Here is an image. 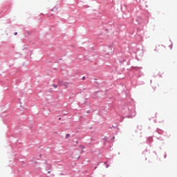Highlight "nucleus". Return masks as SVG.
Wrapping results in <instances>:
<instances>
[{
    "instance_id": "obj_3",
    "label": "nucleus",
    "mask_w": 177,
    "mask_h": 177,
    "mask_svg": "<svg viewBox=\"0 0 177 177\" xmlns=\"http://www.w3.org/2000/svg\"><path fill=\"white\" fill-rule=\"evenodd\" d=\"M70 138V134L66 135V138Z\"/></svg>"
},
{
    "instance_id": "obj_5",
    "label": "nucleus",
    "mask_w": 177,
    "mask_h": 177,
    "mask_svg": "<svg viewBox=\"0 0 177 177\" xmlns=\"http://www.w3.org/2000/svg\"><path fill=\"white\" fill-rule=\"evenodd\" d=\"M80 149H84V145H80Z\"/></svg>"
},
{
    "instance_id": "obj_4",
    "label": "nucleus",
    "mask_w": 177,
    "mask_h": 177,
    "mask_svg": "<svg viewBox=\"0 0 177 177\" xmlns=\"http://www.w3.org/2000/svg\"><path fill=\"white\" fill-rule=\"evenodd\" d=\"M62 80H58V84H62Z\"/></svg>"
},
{
    "instance_id": "obj_2",
    "label": "nucleus",
    "mask_w": 177,
    "mask_h": 177,
    "mask_svg": "<svg viewBox=\"0 0 177 177\" xmlns=\"http://www.w3.org/2000/svg\"><path fill=\"white\" fill-rule=\"evenodd\" d=\"M53 88H57V84H53Z\"/></svg>"
},
{
    "instance_id": "obj_7",
    "label": "nucleus",
    "mask_w": 177,
    "mask_h": 177,
    "mask_svg": "<svg viewBox=\"0 0 177 177\" xmlns=\"http://www.w3.org/2000/svg\"><path fill=\"white\" fill-rule=\"evenodd\" d=\"M82 80H85V77H82Z\"/></svg>"
},
{
    "instance_id": "obj_6",
    "label": "nucleus",
    "mask_w": 177,
    "mask_h": 177,
    "mask_svg": "<svg viewBox=\"0 0 177 177\" xmlns=\"http://www.w3.org/2000/svg\"><path fill=\"white\" fill-rule=\"evenodd\" d=\"M14 35H17V32H15Z\"/></svg>"
},
{
    "instance_id": "obj_1",
    "label": "nucleus",
    "mask_w": 177,
    "mask_h": 177,
    "mask_svg": "<svg viewBox=\"0 0 177 177\" xmlns=\"http://www.w3.org/2000/svg\"><path fill=\"white\" fill-rule=\"evenodd\" d=\"M73 158H75V160H80V155L77 153H73Z\"/></svg>"
}]
</instances>
